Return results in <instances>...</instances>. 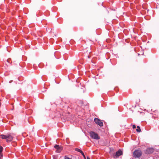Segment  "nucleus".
Listing matches in <instances>:
<instances>
[{"mask_svg":"<svg viewBox=\"0 0 159 159\" xmlns=\"http://www.w3.org/2000/svg\"><path fill=\"white\" fill-rule=\"evenodd\" d=\"M136 128V127L135 125H133V128L134 129Z\"/></svg>","mask_w":159,"mask_h":159,"instance_id":"ddd939ff","label":"nucleus"},{"mask_svg":"<svg viewBox=\"0 0 159 159\" xmlns=\"http://www.w3.org/2000/svg\"><path fill=\"white\" fill-rule=\"evenodd\" d=\"M142 152L140 150H135L133 152L134 156L136 158H139L142 155Z\"/></svg>","mask_w":159,"mask_h":159,"instance_id":"f03ea898","label":"nucleus"},{"mask_svg":"<svg viewBox=\"0 0 159 159\" xmlns=\"http://www.w3.org/2000/svg\"><path fill=\"white\" fill-rule=\"evenodd\" d=\"M154 149L152 148H148L146 150L145 153L147 154H150L153 152Z\"/></svg>","mask_w":159,"mask_h":159,"instance_id":"39448f33","label":"nucleus"},{"mask_svg":"<svg viewBox=\"0 0 159 159\" xmlns=\"http://www.w3.org/2000/svg\"><path fill=\"white\" fill-rule=\"evenodd\" d=\"M122 154V151L120 150H119L116 152L115 155H114V158H117Z\"/></svg>","mask_w":159,"mask_h":159,"instance_id":"20e7f679","label":"nucleus"},{"mask_svg":"<svg viewBox=\"0 0 159 159\" xmlns=\"http://www.w3.org/2000/svg\"><path fill=\"white\" fill-rule=\"evenodd\" d=\"M89 135L92 139L96 140H98L100 139L98 134L93 131H90L89 132Z\"/></svg>","mask_w":159,"mask_h":159,"instance_id":"f257e3e1","label":"nucleus"},{"mask_svg":"<svg viewBox=\"0 0 159 159\" xmlns=\"http://www.w3.org/2000/svg\"><path fill=\"white\" fill-rule=\"evenodd\" d=\"M54 147L57 149L56 152H60L62 150V148L59 145H56L54 146Z\"/></svg>","mask_w":159,"mask_h":159,"instance_id":"0eeeda50","label":"nucleus"},{"mask_svg":"<svg viewBox=\"0 0 159 159\" xmlns=\"http://www.w3.org/2000/svg\"><path fill=\"white\" fill-rule=\"evenodd\" d=\"M0 136L1 137V138L2 139H6L7 138V135H5L3 134H1L0 135Z\"/></svg>","mask_w":159,"mask_h":159,"instance_id":"6e6552de","label":"nucleus"},{"mask_svg":"<svg viewBox=\"0 0 159 159\" xmlns=\"http://www.w3.org/2000/svg\"><path fill=\"white\" fill-rule=\"evenodd\" d=\"M80 153L83 156V157H84V158H85V155H84V152H83L82 151V152H81Z\"/></svg>","mask_w":159,"mask_h":159,"instance_id":"f8f14e48","label":"nucleus"},{"mask_svg":"<svg viewBox=\"0 0 159 159\" xmlns=\"http://www.w3.org/2000/svg\"><path fill=\"white\" fill-rule=\"evenodd\" d=\"M94 121L98 125L100 126H103V123L99 119L97 118H94Z\"/></svg>","mask_w":159,"mask_h":159,"instance_id":"7ed1b4c3","label":"nucleus"},{"mask_svg":"<svg viewBox=\"0 0 159 159\" xmlns=\"http://www.w3.org/2000/svg\"><path fill=\"white\" fill-rule=\"evenodd\" d=\"M75 150L77 152H80V153H81V152H82V151L80 149H79V148H76Z\"/></svg>","mask_w":159,"mask_h":159,"instance_id":"9b49d317","label":"nucleus"},{"mask_svg":"<svg viewBox=\"0 0 159 159\" xmlns=\"http://www.w3.org/2000/svg\"><path fill=\"white\" fill-rule=\"evenodd\" d=\"M3 150V148L0 145V156H2V152Z\"/></svg>","mask_w":159,"mask_h":159,"instance_id":"1a4fd4ad","label":"nucleus"},{"mask_svg":"<svg viewBox=\"0 0 159 159\" xmlns=\"http://www.w3.org/2000/svg\"><path fill=\"white\" fill-rule=\"evenodd\" d=\"M87 159H90L89 157H87Z\"/></svg>","mask_w":159,"mask_h":159,"instance_id":"4468645a","label":"nucleus"},{"mask_svg":"<svg viewBox=\"0 0 159 159\" xmlns=\"http://www.w3.org/2000/svg\"><path fill=\"white\" fill-rule=\"evenodd\" d=\"M7 142H10L11 141L13 138V136H12L11 134H7Z\"/></svg>","mask_w":159,"mask_h":159,"instance_id":"423d86ee","label":"nucleus"},{"mask_svg":"<svg viewBox=\"0 0 159 159\" xmlns=\"http://www.w3.org/2000/svg\"><path fill=\"white\" fill-rule=\"evenodd\" d=\"M136 131L138 132H140L141 131V129L140 127L139 126H137V129H136Z\"/></svg>","mask_w":159,"mask_h":159,"instance_id":"9d476101","label":"nucleus"}]
</instances>
